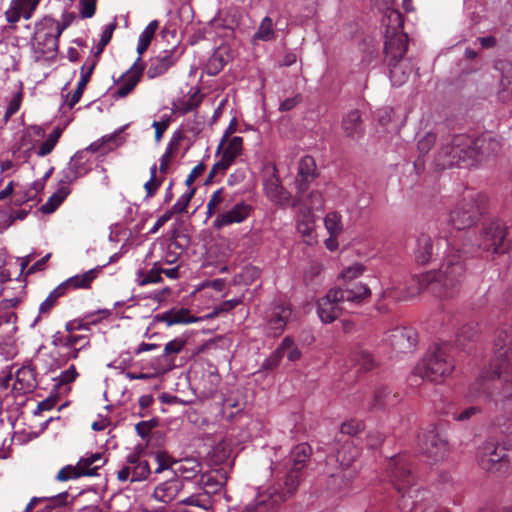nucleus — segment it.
Segmentation results:
<instances>
[{"mask_svg": "<svg viewBox=\"0 0 512 512\" xmlns=\"http://www.w3.org/2000/svg\"><path fill=\"white\" fill-rule=\"evenodd\" d=\"M479 208L472 197L464 198L448 216V222L455 230H464L471 227L479 216Z\"/></svg>", "mask_w": 512, "mask_h": 512, "instance_id": "obj_11", "label": "nucleus"}, {"mask_svg": "<svg viewBox=\"0 0 512 512\" xmlns=\"http://www.w3.org/2000/svg\"><path fill=\"white\" fill-rule=\"evenodd\" d=\"M309 455L310 447L302 443L294 447L283 463H280L277 459L272 460L274 473L280 474L282 469L287 470L283 484L281 482L274 483L273 486H276L277 489L269 493L273 503H282L294 494L300 482L301 471Z\"/></svg>", "mask_w": 512, "mask_h": 512, "instance_id": "obj_3", "label": "nucleus"}, {"mask_svg": "<svg viewBox=\"0 0 512 512\" xmlns=\"http://www.w3.org/2000/svg\"><path fill=\"white\" fill-rule=\"evenodd\" d=\"M61 129L55 128L47 137V139L39 146L36 154L39 157H44L48 154H50L54 147L56 146L60 136H61Z\"/></svg>", "mask_w": 512, "mask_h": 512, "instance_id": "obj_48", "label": "nucleus"}, {"mask_svg": "<svg viewBox=\"0 0 512 512\" xmlns=\"http://www.w3.org/2000/svg\"><path fill=\"white\" fill-rule=\"evenodd\" d=\"M499 151L500 142L490 134H483L477 138L460 134L443 146L441 156L445 158L444 167L461 164L470 166Z\"/></svg>", "mask_w": 512, "mask_h": 512, "instance_id": "obj_1", "label": "nucleus"}, {"mask_svg": "<svg viewBox=\"0 0 512 512\" xmlns=\"http://www.w3.org/2000/svg\"><path fill=\"white\" fill-rule=\"evenodd\" d=\"M324 225L329 235L339 236L344 230L342 216L336 211H331L326 214Z\"/></svg>", "mask_w": 512, "mask_h": 512, "instance_id": "obj_44", "label": "nucleus"}, {"mask_svg": "<svg viewBox=\"0 0 512 512\" xmlns=\"http://www.w3.org/2000/svg\"><path fill=\"white\" fill-rule=\"evenodd\" d=\"M390 66V79L394 86H401L404 84L410 74V69L408 71L404 70L398 62L389 63Z\"/></svg>", "mask_w": 512, "mask_h": 512, "instance_id": "obj_52", "label": "nucleus"}, {"mask_svg": "<svg viewBox=\"0 0 512 512\" xmlns=\"http://www.w3.org/2000/svg\"><path fill=\"white\" fill-rule=\"evenodd\" d=\"M291 317V309L285 306H274L268 314V329L274 336L280 335Z\"/></svg>", "mask_w": 512, "mask_h": 512, "instance_id": "obj_25", "label": "nucleus"}, {"mask_svg": "<svg viewBox=\"0 0 512 512\" xmlns=\"http://www.w3.org/2000/svg\"><path fill=\"white\" fill-rule=\"evenodd\" d=\"M316 164L311 156H304L298 163V177L296 179L297 193L299 197L306 190L307 183L314 178Z\"/></svg>", "mask_w": 512, "mask_h": 512, "instance_id": "obj_22", "label": "nucleus"}, {"mask_svg": "<svg viewBox=\"0 0 512 512\" xmlns=\"http://www.w3.org/2000/svg\"><path fill=\"white\" fill-rule=\"evenodd\" d=\"M360 455L359 447L353 440H346L337 451L336 459L342 468H349Z\"/></svg>", "mask_w": 512, "mask_h": 512, "instance_id": "obj_31", "label": "nucleus"}, {"mask_svg": "<svg viewBox=\"0 0 512 512\" xmlns=\"http://www.w3.org/2000/svg\"><path fill=\"white\" fill-rule=\"evenodd\" d=\"M421 451L428 457L438 461L448 452L447 441L436 431L435 427L427 430L420 437Z\"/></svg>", "mask_w": 512, "mask_h": 512, "instance_id": "obj_13", "label": "nucleus"}, {"mask_svg": "<svg viewBox=\"0 0 512 512\" xmlns=\"http://www.w3.org/2000/svg\"><path fill=\"white\" fill-rule=\"evenodd\" d=\"M201 471V464L194 458H186L176 463L174 473L179 478L192 479Z\"/></svg>", "mask_w": 512, "mask_h": 512, "instance_id": "obj_33", "label": "nucleus"}, {"mask_svg": "<svg viewBox=\"0 0 512 512\" xmlns=\"http://www.w3.org/2000/svg\"><path fill=\"white\" fill-rule=\"evenodd\" d=\"M37 386L33 368L29 365L20 367L15 373L13 389L20 393L32 392Z\"/></svg>", "mask_w": 512, "mask_h": 512, "instance_id": "obj_24", "label": "nucleus"}, {"mask_svg": "<svg viewBox=\"0 0 512 512\" xmlns=\"http://www.w3.org/2000/svg\"><path fill=\"white\" fill-rule=\"evenodd\" d=\"M59 348H73L74 346H80L88 348L90 345L89 338L86 335H76L69 333L65 337H61L54 341Z\"/></svg>", "mask_w": 512, "mask_h": 512, "instance_id": "obj_45", "label": "nucleus"}, {"mask_svg": "<svg viewBox=\"0 0 512 512\" xmlns=\"http://www.w3.org/2000/svg\"><path fill=\"white\" fill-rule=\"evenodd\" d=\"M178 60L175 49L161 51L151 58L147 69V76L150 79L165 74Z\"/></svg>", "mask_w": 512, "mask_h": 512, "instance_id": "obj_20", "label": "nucleus"}, {"mask_svg": "<svg viewBox=\"0 0 512 512\" xmlns=\"http://www.w3.org/2000/svg\"><path fill=\"white\" fill-rule=\"evenodd\" d=\"M22 102V92H17L9 101L4 118L8 120L12 115L18 112Z\"/></svg>", "mask_w": 512, "mask_h": 512, "instance_id": "obj_62", "label": "nucleus"}, {"mask_svg": "<svg viewBox=\"0 0 512 512\" xmlns=\"http://www.w3.org/2000/svg\"><path fill=\"white\" fill-rule=\"evenodd\" d=\"M425 491H410L408 495L403 494L401 500V507L403 509L409 508V511H417L419 507L418 498L424 499Z\"/></svg>", "mask_w": 512, "mask_h": 512, "instance_id": "obj_53", "label": "nucleus"}, {"mask_svg": "<svg viewBox=\"0 0 512 512\" xmlns=\"http://www.w3.org/2000/svg\"><path fill=\"white\" fill-rule=\"evenodd\" d=\"M71 190L69 188V184L61 183V186L54 192L49 199L42 205L41 210L43 213H52L54 212L60 204L66 199V197L70 194Z\"/></svg>", "mask_w": 512, "mask_h": 512, "instance_id": "obj_37", "label": "nucleus"}, {"mask_svg": "<svg viewBox=\"0 0 512 512\" xmlns=\"http://www.w3.org/2000/svg\"><path fill=\"white\" fill-rule=\"evenodd\" d=\"M97 64V56H91L86 59L83 63L80 71V80L77 83V86L80 88H84L87 86L90 81V77L93 73V70Z\"/></svg>", "mask_w": 512, "mask_h": 512, "instance_id": "obj_50", "label": "nucleus"}, {"mask_svg": "<svg viewBox=\"0 0 512 512\" xmlns=\"http://www.w3.org/2000/svg\"><path fill=\"white\" fill-rule=\"evenodd\" d=\"M297 231L302 235L305 243L308 245H312L316 242L314 236V218L311 213L304 216L302 220L298 221Z\"/></svg>", "mask_w": 512, "mask_h": 512, "instance_id": "obj_42", "label": "nucleus"}, {"mask_svg": "<svg viewBox=\"0 0 512 512\" xmlns=\"http://www.w3.org/2000/svg\"><path fill=\"white\" fill-rule=\"evenodd\" d=\"M335 292L340 300L348 303L359 304L371 295L369 287L363 283H358L348 289L335 288Z\"/></svg>", "mask_w": 512, "mask_h": 512, "instance_id": "obj_28", "label": "nucleus"}, {"mask_svg": "<svg viewBox=\"0 0 512 512\" xmlns=\"http://www.w3.org/2000/svg\"><path fill=\"white\" fill-rule=\"evenodd\" d=\"M144 70V64L139 56L132 67L122 76V81L114 91L116 98H124L130 94L138 84Z\"/></svg>", "mask_w": 512, "mask_h": 512, "instance_id": "obj_19", "label": "nucleus"}, {"mask_svg": "<svg viewBox=\"0 0 512 512\" xmlns=\"http://www.w3.org/2000/svg\"><path fill=\"white\" fill-rule=\"evenodd\" d=\"M433 255V242L430 236L422 234L417 239L415 259L421 265L427 264Z\"/></svg>", "mask_w": 512, "mask_h": 512, "instance_id": "obj_35", "label": "nucleus"}, {"mask_svg": "<svg viewBox=\"0 0 512 512\" xmlns=\"http://www.w3.org/2000/svg\"><path fill=\"white\" fill-rule=\"evenodd\" d=\"M68 498V493L63 492L51 498L33 497L24 509V512H30L38 503L46 502V506L42 512H58L56 506H64Z\"/></svg>", "mask_w": 512, "mask_h": 512, "instance_id": "obj_32", "label": "nucleus"}, {"mask_svg": "<svg viewBox=\"0 0 512 512\" xmlns=\"http://www.w3.org/2000/svg\"><path fill=\"white\" fill-rule=\"evenodd\" d=\"M343 301L339 299L337 292L331 289L327 294L318 300L317 313L323 323H332L336 320L342 310Z\"/></svg>", "mask_w": 512, "mask_h": 512, "instance_id": "obj_16", "label": "nucleus"}, {"mask_svg": "<svg viewBox=\"0 0 512 512\" xmlns=\"http://www.w3.org/2000/svg\"><path fill=\"white\" fill-rule=\"evenodd\" d=\"M387 473L389 480L401 492L412 482L410 467L404 456H395L387 464Z\"/></svg>", "mask_w": 512, "mask_h": 512, "instance_id": "obj_14", "label": "nucleus"}, {"mask_svg": "<svg viewBox=\"0 0 512 512\" xmlns=\"http://www.w3.org/2000/svg\"><path fill=\"white\" fill-rule=\"evenodd\" d=\"M195 189H189L185 193H183L176 203L171 207L170 211H173V214L183 213L186 211V208L189 205L191 198L193 197Z\"/></svg>", "mask_w": 512, "mask_h": 512, "instance_id": "obj_58", "label": "nucleus"}, {"mask_svg": "<svg viewBox=\"0 0 512 512\" xmlns=\"http://www.w3.org/2000/svg\"><path fill=\"white\" fill-rule=\"evenodd\" d=\"M351 360L359 370L369 371L375 366V360L366 350H357L353 352Z\"/></svg>", "mask_w": 512, "mask_h": 512, "instance_id": "obj_46", "label": "nucleus"}, {"mask_svg": "<svg viewBox=\"0 0 512 512\" xmlns=\"http://www.w3.org/2000/svg\"><path fill=\"white\" fill-rule=\"evenodd\" d=\"M366 266L360 262H353L350 265L344 267L339 277L344 281H352L364 274Z\"/></svg>", "mask_w": 512, "mask_h": 512, "instance_id": "obj_49", "label": "nucleus"}, {"mask_svg": "<svg viewBox=\"0 0 512 512\" xmlns=\"http://www.w3.org/2000/svg\"><path fill=\"white\" fill-rule=\"evenodd\" d=\"M105 462L106 460L103 458V455L96 452L86 454L84 457L80 458L77 466L80 468L82 476H94Z\"/></svg>", "mask_w": 512, "mask_h": 512, "instance_id": "obj_30", "label": "nucleus"}, {"mask_svg": "<svg viewBox=\"0 0 512 512\" xmlns=\"http://www.w3.org/2000/svg\"><path fill=\"white\" fill-rule=\"evenodd\" d=\"M157 318L160 322L166 323L167 326L189 324L200 321V318L191 315L188 309L177 307L159 314Z\"/></svg>", "mask_w": 512, "mask_h": 512, "instance_id": "obj_26", "label": "nucleus"}, {"mask_svg": "<svg viewBox=\"0 0 512 512\" xmlns=\"http://www.w3.org/2000/svg\"><path fill=\"white\" fill-rule=\"evenodd\" d=\"M512 338L506 331H499L494 340V357L489 368L481 374V379L498 378L502 382V396L506 384L512 392Z\"/></svg>", "mask_w": 512, "mask_h": 512, "instance_id": "obj_5", "label": "nucleus"}, {"mask_svg": "<svg viewBox=\"0 0 512 512\" xmlns=\"http://www.w3.org/2000/svg\"><path fill=\"white\" fill-rule=\"evenodd\" d=\"M184 346L185 340L181 338H175L165 345L162 357L164 358L167 370L173 368L174 358L183 350Z\"/></svg>", "mask_w": 512, "mask_h": 512, "instance_id": "obj_38", "label": "nucleus"}, {"mask_svg": "<svg viewBox=\"0 0 512 512\" xmlns=\"http://www.w3.org/2000/svg\"><path fill=\"white\" fill-rule=\"evenodd\" d=\"M243 409L242 402L233 396L226 397L222 402V413L227 419H232L235 413Z\"/></svg>", "mask_w": 512, "mask_h": 512, "instance_id": "obj_51", "label": "nucleus"}, {"mask_svg": "<svg viewBox=\"0 0 512 512\" xmlns=\"http://www.w3.org/2000/svg\"><path fill=\"white\" fill-rule=\"evenodd\" d=\"M41 0H11L8 9L5 11L6 20L13 24L21 17L30 19Z\"/></svg>", "mask_w": 512, "mask_h": 512, "instance_id": "obj_21", "label": "nucleus"}, {"mask_svg": "<svg viewBox=\"0 0 512 512\" xmlns=\"http://www.w3.org/2000/svg\"><path fill=\"white\" fill-rule=\"evenodd\" d=\"M158 27H159L158 20H153L141 32V34L139 35L138 44H137V52L139 55L143 54L147 50Z\"/></svg>", "mask_w": 512, "mask_h": 512, "instance_id": "obj_41", "label": "nucleus"}, {"mask_svg": "<svg viewBox=\"0 0 512 512\" xmlns=\"http://www.w3.org/2000/svg\"><path fill=\"white\" fill-rule=\"evenodd\" d=\"M477 334V326L473 323L463 325L457 333V341L462 344L465 340L472 339Z\"/></svg>", "mask_w": 512, "mask_h": 512, "instance_id": "obj_61", "label": "nucleus"}, {"mask_svg": "<svg viewBox=\"0 0 512 512\" xmlns=\"http://www.w3.org/2000/svg\"><path fill=\"white\" fill-rule=\"evenodd\" d=\"M305 205L311 211L320 210L324 206V197L320 191H311L308 195Z\"/></svg>", "mask_w": 512, "mask_h": 512, "instance_id": "obj_60", "label": "nucleus"}, {"mask_svg": "<svg viewBox=\"0 0 512 512\" xmlns=\"http://www.w3.org/2000/svg\"><path fill=\"white\" fill-rule=\"evenodd\" d=\"M98 143L90 144L86 149L78 151L62 171L61 183L71 184L85 176L92 169L91 154L99 150Z\"/></svg>", "mask_w": 512, "mask_h": 512, "instance_id": "obj_10", "label": "nucleus"}, {"mask_svg": "<svg viewBox=\"0 0 512 512\" xmlns=\"http://www.w3.org/2000/svg\"><path fill=\"white\" fill-rule=\"evenodd\" d=\"M264 191L266 196L275 204L286 205L290 201L289 193L280 184L275 174L264 181Z\"/></svg>", "mask_w": 512, "mask_h": 512, "instance_id": "obj_23", "label": "nucleus"}, {"mask_svg": "<svg viewBox=\"0 0 512 512\" xmlns=\"http://www.w3.org/2000/svg\"><path fill=\"white\" fill-rule=\"evenodd\" d=\"M477 459L480 467L491 473H506L510 460L504 447L494 442H485L478 448Z\"/></svg>", "mask_w": 512, "mask_h": 512, "instance_id": "obj_9", "label": "nucleus"}, {"mask_svg": "<svg viewBox=\"0 0 512 512\" xmlns=\"http://www.w3.org/2000/svg\"><path fill=\"white\" fill-rule=\"evenodd\" d=\"M162 181L163 177L157 176V166L156 164H153L150 167V179L144 185L147 196L154 195L159 186L161 185Z\"/></svg>", "mask_w": 512, "mask_h": 512, "instance_id": "obj_56", "label": "nucleus"}, {"mask_svg": "<svg viewBox=\"0 0 512 512\" xmlns=\"http://www.w3.org/2000/svg\"><path fill=\"white\" fill-rule=\"evenodd\" d=\"M102 267L103 266H97L95 268H92V269L84 272L83 274L72 276L66 280V284L69 285V288L71 287L73 289L89 288L91 282L94 279H96L97 276L99 275Z\"/></svg>", "mask_w": 512, "mask_h": 512, "instance_id": "obj_36", "label": "nucleus"}, {"mask_svg": "<svg viewBox=\"0 0 512 512\" xmlns=\"http://www.w3.org/2000/svg\"><path fill=\"white\" fill-rule=\"evenodd\" d=\"M82 477V474L80 472V468L73 465H66L56 475V480L59 482H66L69 480H75Z\"/></svg>", "mask_w": 512, "mask_h": 512, "instance_id": "obj_54", "label": "nucleus"}, {"mask_svg": "<svg viewBox=\"0 0 512 512\" xmlns=\"http://www.w3.org/2000/svg\"><path fill=\"white\" fill-rule=\"evenodd\" d=\"M78 376V373L76 371V368L74 365H71L67 370L62 371L60 375L56 378L59 385H67L71 382H73L76 377Z\"/></svg>", "mask_w": 512, "mask_h": 512, "instance_id": "obj_64", "label": "nucleus"}, {"mask_svg": "<svg viewBox=\"0 0 512 512\" xmlns=\"http://www.w3.org/2000/svg\"><path fill=\"white\" fill-rule=\"evenodd\" d=\"M386 341L398 352H411L416 343L417 335L412 328L395 327L387 336Z\"/></svg>", "mask_w": 512, "mask_h": 512, "instance_id": "obj_17", "label": "nucleus"}, {"mask_svg": "<svg viewBox=\"0 0 512 512\" xmlns=\"http://www.w3.org/2000/svg\"><path fill=\"white\" fill-rule=\"evenodd\" d=\"M383 23L387 26L385 55L389 63L399 62L407 51V35L402 32V17L398 11L390 10Z\"/></svg>", "mask_w": 512, "mask_h": 512, "instance_id": "obj_8", "label": "nucleus"}, {"mask_svg": "<svg viewBox=\"0 0 512 512\" xmlns=\"http://www.w3.org/2000/svg\"><path fill=\"white\" fill-rule=\"evenodd\" d=\"M225 200V193L222 189L216 190L207 203V214L209 217L214 215Z\"/></svg>", "mask_w": 512, "mask_h": 512, "instance_id": "obj_57", "label": "nucleus"}, {"mask_svg": "<svg viewBox=\"0 0 512 512\" xmlns=\"http://www.w3.org/2000/svg\"><path fill=\"white\" fill-rule=\"evenodd\" d=\"M162 268L158 264H155L151 269L144 271L138 270L136 273L135 282L139 286H145L148 284L158 283L162 280L161 277Z\"/></svg>", "mask_w": 512, "mask_h": 512, "instance_id": "obj_39", "label": "nucleus"}, {"mask_svg": "<svg viewBox=\"0 0 512 512\" xmlns=\"http://www.w3.org/2000/svg\"><path fill=\"white\" fill-rule=\"evenodd\" d=\"M465 271L463 257L451 250L444 258L437 272H427L417 278L419 287L409 292V296L416 295L429 282L435 281L440 286V296L452 298L459 292V288L465 278Z\"/></svg>", "mask_w": 512, "mask_h": 512, "instance_id": "obj_2", "label": "nucleus"}, {"mask_svg": "<svg viewBox=\"0 0 512 512\" xmlns=\"http://www.w3.org/2000/svg\"><path fill=\"white\" fill-rule=\"evenodd\" d=\"M506 228L498 221L485 223L474 241L463 244L464 253L481 251L487 254L505 252Z\"/></svg>", "mask_w": 512, "mask_h": 512, "instance_id": "obj_6", "label": "nucleus"}, {"mask_svg": "<svg viewBox=\"0 0 512 512\" xmlns=\"http://www.w3.org/2000/svg\"><path fill=\"white\" fill-rule=\"evenodd\" d=\"M150 474V467L147 461H139L132 468L131 482L142 481Z\"/></svg>", "mask_w": 512, "mask_h": 512, "instance_id": "obj_59", "label": "nucleus"}, {"mask_svg": "<svg viewBox=\"0 0 512 512\" xmlns=\"http://www.w3.org/2000/svg\"><path fill=\"white\" fill-rule=\"evenodd\" d=\"M342 130L345 136L351 139H357L363 135L364 127L358 110H351L343 116Z\"/></svg>", "mask_w": 512, "mask_h": 512, "instance_id": "obj_27", "label": "nucleus"}, {"mask_svg": "<svg viewBox=\"0 0 512 512\" xmlns=\"http://www.w3.org/2000/svg\"><path fill=\"white\" fill-rule=\"evenodd\" d=\"M97 0H80L79 11L82 18H91L95 14Z\"/></svg>", "mask_w": 512, "mask_h": 512, "instance_id": "obj_63", "label": "nucleus"}, {"mask_svg": "<svg viewBox=\"0 0 512 512\" xmlns=\"http://www.w3.org/2000/svg\"><path fill=\"white\" fill-rule=\"evenodd\" d=\"M277 489L276 486H269L267 489L258 493L254 503L246 505L241 512H272V510L280 503H273L269 497V493Z\"/></svg>", "mask_w": 512, "mask_h": 512, "instance_id": "obj_29", "label": "nucleus"}, {"mask_svg": "<svg viewBox=\"0 0 512 512\" xmlns=\"http://www.w3.org/2000/svg\"><path fill=\"white\" fill-rule=\"evenodd\" d=\"M60 35L61 28H59L57 20L44 17L38 22L30 43L33 60L40 65H50L55 62Z\"/></svg>", "mask_w": 512, "mask_h": 512, "instance_id": "obj_4", "label": "nucleus"}, {"mask_svg": "<svg viewBox=\"0 0 512 512\" xmlns=\"http://www.w3.org/2000/svg\"><path fill=\"white\" fill-rule=\"evenodd\" d=\"M177 148H178V141L171 140L168 143V145L165 149V152L163 153V155L160 158L159 170L161 173L165 174L167 172L170 160L172 159Z\"/></svg>", "mask_w": 512, "mask_h": 512, "instance_id": "obj_55", "label": "nucleus"}, {"mask_svg": "<svg viewBox=\"0 0 512 512\" xmlns=\"http://www.w3.org/2000/svg\"><path fill=\"white\" fill-rule=\"evenodd\" d=\"M454 370V363L444 346H437L429 351L416 366L415 373L431 382H440Z\"/></svg>", "mask_w": 512, "mask_h": 512, "instance_id": "obj_7", "label": "nucleus"}, {"mask_svg": "<svg viewBox=\"0 0 512 512\" xmlns=\"http://www.w3.org/2000/svg\"><path fill=\"white\" fill-rule=\"evenodd\" d=\"M505 73L500 81L499 98L505 102L512 98V65L504 64Z\"/></svg>", "mask_w": 512, "mask_h": 512, "instance_id": "obj_43", "label": "nucleus"}, {"mask_svg": "<svg viewBox=\"0 0 512 512\" xmlns=\"http://www.w3.org/2000/svg\"><path fill=\"white\" fill-rule=\"evenodd\" d=\"M275 37L276 33L274 30L273 20L269 16H266L260 22L258 30L253 35V40L268 42L274 40Z\"/></svg>", "mask_w": 512, "mask_h": 512, "instance_id": "obj_40", "label": "nucleus"}, {"mask_svg": "<svg viewBox=\"0 0 512 512\" xmlns=\"http://www.w3.org/2000/svg\"><path fill=\"white\" fill-rule=\"evenodd\" d=\"M222 149L221 159L215 163L211 169L212 174L224 173L242 154L243 138L232 136L231 138H222L218 151Z\"/></svg>", "mask_w": 512, "mask_h": 512, "instance_id": "obj_12", "label": "nucleus"}, {"mask_svg": "<svg viewBox=\"0 0 512 512\" xmlns=\"http://www.w3.org/2000/svg\"><path fill=\"white\" fill-rule=\"evenodd\" d=\"M251 211L252 207L249 204L239 202L227 211L218 214L213 222V226L220 229L232 224L242 223L249 217Z\"/></svg>", "mask_w": 512, "mask_h": 512, "instance_id": "obj_18", "label": "nucleus"}, {"mask_svg": "<svg viewBox=\"0 0 512 512\" xmlns=\"http://www.w3.org/2000/svg\"><path fill=\"white\" fill-rule=\"evenodd\" d=\"M396 396L391 394L387 388L376 389L368 399V406L373 409H381L392 406L396 403Z\"/></svg>", "mask_w": 512, "mask_h": 512, "instance_id": "obj_34", "label": "nucleus"}, {"mask_svg": "<svg viewBox=\"0 0 512 512\" xmlns=\"http://www.w3.org/2000/svg\"><path fill=\"white\" fill-rule=\"evenodd\" d=\"M183 479L175 476L167 481L158 484L149 498V502H156L166 505L177 499L184 490Z\"/></svg>", "mask_w": 512, "mask_h": 512, "instance_id": "obj_15", "label": "nucleus"}, {"mask_svg": "<svg viewBox=\"0 0 512 512\" xmlns=\"http://www.w3.org/2000/svg\"><path fill=\"white\" fill-rule=\"evenodd\" d=\"M288 345H290V337H285L280 346L263 362L262 366L265 369H273L278 366Z\"/></svg>", "mask_w": 512, "mask_h": 512, "instance_id": "obj_47", "label": "nucleus"}]
</instances>
